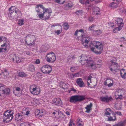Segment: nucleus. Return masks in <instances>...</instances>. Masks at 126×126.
<instances>
[{
    "mask_svg": "<svg viewBox=\"0 0 126 126\" xmlns=\"http://www.w3.org/2000/svg\"><path fill=\"white\" fill-rule=\"evenodd\" d=\"M79 57L81 59L80 62L81 64H85L86 66L92 69L96 68L95 63L93 60H91V58L89 56L82 55Z\"/></svg>",
    "mask_w": 126,
    "mask_h": 126,
    "instance_id": "1",
    "label": "nucleus"
},
{
    "mask_svg": "<svg viewBox=\"0 0 126 126\" xmlns=\"http://www.w3.org/2000/svg\"><path fill=\"white\" fill-rule=\"evenodd\" d=\"M103 45L99 42H95L92 43L90 46L91 50L96 53L101 54L103 49Z\"/></svg>",
    "mask_w": 126,
    "mask_h": 126,
    "instance_id": "2",
    "label": "nucleus"
},
{
    "mask_svg": "<svg viewBox=\"0 0 126 126\" xmlns=\"http://www.w3.org/2000/svg\"><path fill=\"white\" fill-rule=\"evenodd\" d=\"M14 113L13 110H8L5 111L2 117L3 122L6 123L10 122L13 118Z\"/></svg>",
    "mask_w": 126,
    "mask_h": 126,
    "instance_id": "3",
    "label": "nucleus"
},
{
    "mask_svg": "<svg viewBox=\"0 0 126 126\" xmlns=\"http://www.w3.org/2000/svg\"><path fill=\"white\" fill-rule=\"evenodd\" d=\"M85 95H75L70 97L69 102L71 103H75L78 101H81L86 99Z\"/></svg>",
    "mask_w": 126,
    "mask_h": 126,
    "instance_id": "4",
    "label": "nucleus"
},
{
    "mask_svg": "<svg viewBox=\"0 0 126 126\" xmlns=\"http://www.w3.org/2000/svg\"><path fill=\"white\" fill-rule=\"evenodd\" d=\"M35 37L33 35H28L25 37V42L28 45L32 46L35 44Z\"/></svg>",
    "mask_w": 126,
    "mask_h": 126,
    "instance_id": "5",
    "label": "nucleus"
},
{
    "mask_svg": "<svg viewBox=\"0 0 126 126\" xmlns=\"http://www.w3.org/2000/svg\"><path fill=\"white\" fill-rule=\"evenodd\" d=\"M125 91V90L123 88L117 89L115 94L116 99H122L123 95L124 94Z\"/></svg>",
    "mask_w": 126,
    "mask_h": 126,
    "instance_id": "6",
    "label": "nucleus"
},
{
    "mask_svg": "<svg viewBox=\"0 0 126 126\" xmlns=\"http://www.w3.org/2000/svg\"><path fill=\"white\" fill-rule=\"evenodd\" d=\"M21 14L20 11L19 9H17L15 12H12L11 13H8V15L9 17H11L12 18H14L20 17Z\"/></svg>",
    "mask_w": 126,
    "mask_h": 126,
    "instance_id": "7",
    "label": "nucleus"
},
{
    "mask_svg": "<svg viewBox=\"0 0 126 126\" xmlns=\"http://www.w3.org/2000/svg\"><path fill=\"white\" fill-rule=\"evenodd\" d=\"M41 70L43 73L45 74H49L52 71L51 66L48 65L43 66L42 67Z\"/></svg>",
    "mask_w": 126,
    "mask_h": 126,
    "instance_id": "8",
    "label": "nucleus"
},
{
    "mask_svg": "<svg viewBox=\"0 0 126 126\" xmlns=\"http://www.w3.org/2000/svg\"><path fill=\"white\" fill-rule=\"evenodd\" d=\"M43 11H44L45 19H48L50 18L52 13V10L50 9H46L45 10H43Z\"/></svg>",
    "mask_w": 126,
    "mask_h": 126,
    "instance_id": "9",
    "label": "nucleus"
},
{
    "mask_svg": "<svg viewBox=\"0 0 126 126\" xmlns=\"http://www.w3.org/2000/svg\"><path fill=\"white\" fill-rule=\"evenodd\" d=\"M46 58H47L46 60L47 62L50 63H53L56 59L55 54H54L53 55L51 54H47Z\"/></svg>",
    "mask_w": 126,
    "mask_h": 126,
    "instance_id": "10",
    "label": "nucleus"
},
{
    "mask_svg": "<svg viewBox=\"0 0 126 126\" xmlns=\"http://www.w3.org/2000/svg\"><path fill=\"white\" fill-rule=\"evenodd\" d=\"M23 116L20 113L16 114L15 117V120L18 122H22L23 120Z\"/></svg>",
    "mask_w": 126,
    "mask_h": 126,
    "instance_id": "11",
    "label": "nucleus"
},
{
    "mask_svg": "<svg viewBox=\"0 0 126 126\" xmlns=\"http://www.w3.org/2000/svg\"><path fill=\"white\" fill-rule=\"evenodd\" d=\"M115 22L116 24L118 26L123 27L124 25L123 20L121 18H118L115 20Z\"/></svg>",
    "mask_w": 126,
    "mask_h": 126,
    "instance_id": "12",
    "label": "nucleus"
},
{
    "mask_svg": "<svg viewBox=\"0 0 126 126\" xmlns=\"http://www.w3.org/2000/svg\"><path fill=\"white\" fill-rule=\"evenodd\" d=\"M30 92L33 94L37 95L39 93L40 90L39 88L37 87L30 90Z\"/></svg>",
    "mask_w": 126,
    "mask_h": 126,
    "instance_id": "13",
    "label": "nucleus"
},
{
    "mask_svg": "<svg viewBox=\"0 0 126 126\" xmlns=\"http://www.w3.org/2000/svg\"><path fill=\"white\" fill-rule=\"evenodd\" d=\"M7 41H6V43H4L1 46V48H6L5 50H4V52L6 51L8 49H9L10 47V43H8Z\"/></svg>",
    "mask_w": 126,
    "mask_h": 126,
    "instance_id": "14",
    "label": "nucleus"
},
{
    "mask_svg": "<svg viewBox=\"0 0 126 126\" xmlns=\"http://www.w3.org/2000/svg\"><path fill=\"white\" fill-rule=\"evenodd\" d=\"M22 87H14L13 89V93L16 95H17V93H18L20 92L22 89Z\"/></svg>",
    "mask_w": 126,
    "mask_h": 126,
    "instance_id": "15",
    "label": "nucleus"
},
{
    "mask_svg": "<svg viewBox=\"0 0 126 126\" xmlns=\"http://www.w3.org/2000/svg\"><path fill=\"white\" fill-rule=\"evenodd\" d=\"M76 82L77 84L80 87H82L84 86V83L81 78H79L77 79Z\"/></svg>",
    "mask_w": 126,
    "mask_h": 126,
    "instance_id": "16",
    "label": "nucleus"
},
{
    "mask_svg": "<svg viewBox=\"0 0 126 126\" xmlns=\"http://www.w3.org/2000/svg\"><path fill=\"white\" fill-rule=\"evenodd\" d=\"M111 65L114 70V71H115L116 70L119 69V67L118 63L111 61Z\"/></svg>",
    "mask_w": 126,
    "mask_h": 126,
    "instance_id": "17",
    "label": "nucleus"
},
{
    "mask_svg": "<svg viewBox=\"0 0 126 126\" xmlns=\"http://www.w3.org/2000/svg\"><path fill=\"white\" fill-rule=\"evenodd\" d=\"M100 99L102 102H109L111 99H112V98L111 97L101 96L100 97Z\"/></svg>",
    "mask_w": 126,
    "mask_h": 126,
    "instance_id": "18",
    "label": "nucleus"
},
{
    "mask_svg": "<svg viewBox=\"0 0 126 126\" xmlns=\"http://www.w3.org/2000/svg\"><path fill=\"white\" fill-rule=\"evenodd\" d=\"M105 115L106 116L110 115V113L112 114H113L114 113V112L112 111V110L110 108L106 109L105 110Z\"/></svg>",
    "mask_w": 126,
    "mask_h": 126,
    "instance_id": "19",
    "label": "nucleus"
},
{
    "mask_svg": "<svg viewBox=\"0 0 126 126\" xmlns=\"http://www.w3.org/2000/svg\"><path fill=\"white\" fill-rule=\"evenodd\" d=\"M5 87L4 85L2 84H0V96H1V94H3L4 92V90Z\"/></svg>",
    "mask_w": 126,
    "mask_h": 126,
    "instance_id": "20",
    "label": "nucleus"
},
{
    "mask_svg": "<svg viewBox=\"0 0 126 126\" xmlns=\"http://www.w3.org/2000/svg\"><path fill=\"white\" fill-rule=\"evenodd\" d=\"M92 103H90L89 105H87L86 107L85 108L86 110L85 112L87 113H89L91 110V109L92 106Z\"/></svg>",
    "mask_w": 126,
    "mask_h": 126,
    "instance_id": "21",
    "label": "nucleus"
},
{
    "mask_svg": "<svg viewBox=\"0 0 126 126\" xmlns=\"http://www.w3.org/2000/svg\"><path fill=\"white\" fill-rule=\"evenodd\" d=\"M17 9H18L15 6H12L9 9V13H11L12 12H15Z\"/></svg>",
    "mask_w": 126,
    "mask_h": 126,
    "instance_id": "22",
    "label": "nucleus"
},
{
    "mask_svg": "<svg viewBox=\"0 0 126 126\" xmlns=\"http://www.w3.org/2000/svg\"><path fill=\"white\" fill-rule=\"evenodd\" d=\"M93 10L96 15H99L100 13V10L99 8L97 7H95L94 8Z\"/></svg>",
    "mask_w": 126,
    "mask_h": 126,
    "instance_id": "23",
    "label": "nucleus"
},
{
    "mask_svg": "<svg viewBox=\"0 0 126 126\" xmlns=\"http://www.w3.org/2000/svg\"><path fill=\"white\" fill-rule=\"evenodd\" d=\"M48 48L46 46L42 45L40 48L41 51L42 52H46L48 50Z\"/></svg>",
    "mask_w": 126,
    "mask_h": 126,
    "instance_id": "24",
    "label": "nucleus"
},
{
    "mask_svg": "<svg viewBox=\"0 0 126 126\" xmlns=\"http://www.w3.org/2000/svg\"><path fill=\"white\" fill-rule=\"evenodd\" d=\"M56 105H57L61 106L63 105L62 102L60 98H57Z\"/></svg>",
    "mask_w": 126,
    "mask_h": 126,
    "instance_id": "25",
    "label": "nucleus"
},
{
    "mask_svg": "<svg viewBox=\"0 0 126 126\" xmlns=\"http://www.w3.org/2000/svg\"><path fill=\"white\" fill-rule=\"evenodd\" d=\"M73 4L72 3H68L65 5V9L68 10L73 6Z\"/></svg>",
    "mask_w": 126,
    "mask_h": 126,
    "instance_id": "26",
    "label": "nucleus"
},
{
    "mask_svg": "<svg viewBox=\"0 0 126 126\" xmlns=\"http://www.w3.org/2000/svg\"><path fill=\"white\" fill-rule=\"evenodd\" d=\"M113 114V118L112 117L110 116L108 117V120L109 121H115L116 119V118L115 116V113L112 114Z\"/></svg>",
    "mask_w": 126,
    "mask_h": 126,
    "instance_id": "27",
    "label": "nucleus"
},
{
    "mask_svg": "<svg viewBox=\"0 0 126 126\" xmlns=\"http://www.w3.org/2000/svg\"><path fill=\"white\" fill-rule=\"evenodd\" d=\"M109 6L113 8H116L118 6L117 4L114 2H112L110 3L109 4Z\"/></svg>",
    "mask_w": 126,
    "mask_h": 126,
    "instance_id": "28",
    "label": "nucleus"
},
{
    "mask_svg": "<svg viewBox=\"0 0 126 126\" xmlns=\"http://www.w3.org/2000/svg\"><path fill=\"white\" fill-rule=\"evenodd\" d=\"M78 126H83L84 123L81 121V120L79 119H78V121L77 123Z\"/></svg>",
    "mask_w": 126,
    "mask_h": 126,
    "instance_id": "29",
    "label": "nucleus"
},
{
    "mask_svg": "<svg viewBox=\"0 0 126 126\" xmlns=\"http://www.w3.org/2000/svg\"><path fill=\"white\" fill-rule=\"evenodd\" d=\"M122 27L118 26L113 29V32L114 33H116L118 31H120L122 28Z\"/></svg>",
    "mask_w": 126,
    "mask_h": 126,
    "instance_id": "30",
    "label": "nucleus"
},
{
    "mask_svg": "<svg viewBox=\"0 0 126 126\" xmlns=\"http://www.w3.org/2000/svg\"><path fill=\"white\" fill-rule=\"evenodd\" d=\"M37 15L41 19H43V18H44V11H43V14L40 12L39 13H37Z\"/></svg>",
    "mask_w": 126,
    "mask_h": 126,
    "instance_id": "31",
    "label": "nucleus"
},
{
    "mask_svg": "<svg viewBox=\"0 0 126 126\" xmlns=\"http://www.w3.org/2000/svg\"><path fill=\"white\" fill-rule=\"evenodd\" d=\"M78 75H79L78 74H73L71 73H68V77L70 79L73 78L74 77H76Z\"/></svg>",
    "mask_w": 126,
    "mask_h": 126,
    "instance_id": "32",
    "label": "nucleus"
},
{
    "mask_svg": "<svg viewBox=\"0 0 126 126\" xmlns=\"http://www.w3.org/2000/svg\"><path fill=\"white\" fill-rule=\"evenodd\" d=\"M29 70L32 72H33L35 70V68L34 65L32 64L29 65Z\"/></svg>",
    "mask_w": 126,
    "mask_h": 126,
    "instance_id": "33",
    "label": "nucleus"
},
{
    "mask_svg": "<svg viewBox=\"0 0 126 126\" xmlns=\"http://www.w3.org/2000/svg\"><path fill=\"white\" fill-rule=\"evenodd\" d=\"M63 27L64 29L65 30L68 29L69 27V25L68 24V23L65 22L63 24Z\"/></svg>",
    "mask_w": 126,
    "mask_h": 126,
    "instance_id": "34",
    "label": "nucleus"
},
{
    "mask_svg": "<svg viewBox=\"0 0 126 126\" xmlns=\"http://www.w3.org/2000/svg\"><path fill=\"white\" fill-rule=\"evenodd\" d=\"M37 111L38 113L37 114V115L41 116L44 115V113L45 112L44 110H38Z\"/></svg>",
    "mask_w": 126,
    "mask_h": 126,
    "instance_id": "35",
    "label": "nucleus"
},
{
    "mask_svg": "<svg viewBox=\"0 0 126 126\" xmlns=\"http://www.w3.org/2000/svg\"><path fill=\"white\" fill-rule=\"evenodd\" d=\"M24 60V59L23 58H20L18 56L15 59L16 62L17 63H19L23 61Z\"/></svg>",
    "mask_w": 126,
    "mask_h": 126,
    "instance_id": "36",
    "label": "nucleus"
},
{
    "mask_svg": "<svg viewBox=\"0 0 126 126\" xmlns=\"http://www.w3.org/2000/svg\"><path fill=\"white\" fill-rule=\"evenodd\" d=\"M19 76L21 77H25L27 76V75L23 72H19L18 74Z\"/></svg>",
    "mask_w": 126,
    "mask_h": 126,
    "instance_id": "37",
    "label": "nucleus"
},
{
    "mask_svg": "<svg viewBox=\"0 0 126 126\" xmlns=\"http://www.w3.org/2000/svg\"><path fill=\"white\" fill-rule=\"evenodd\" d=\"M17 56L15 53H13L10 55V57L13 62H14Z\"/></svg>",
    "mask_w": 126,
    "mask_h": 126,
    "instance_id": "38",
    "label": "nucleus"
},
{
    "mask_svg": "<svg viewBox=\"0 0 126 126\" xmlns=\"http://www.w3.org/2000/svg\"><path fill=\"white\" fill-rule=\"evenodd\" d=\"M17 56L15 53H13L10 55V57L13 62H14Z\"/></svg>",
    "mask_w": 126,
    "mask_h": 126,
    "instance_id": "39",
    "label": "nucleus"
},
{
    "mask_svg": "<svg viewBox=\"0 0 126 126\" xmlns=\"http://www.w3.org/2000/svg\"><path fill=\"white\" fill-rule=\"evenodd\" d=\"M85 38L84 42L87 44L88 42L90 41L91 38V37L89 36L85 37Z\"/></svg>",
    "mask_w": 126,
    "mask_h": 126,
    "instance_id": "40",
    "label": "nucleus"
},
{
    "mask_svg": "<svg viewBox=\"0 0 126 126\" xmlns=\"http://www.w3.org/2000/svg\"><path fill=\"white\" fill-rule=\"evenodd\" d=\"M2 74L4 76H7L8 75L9 73L7 70L6 69H4V71L2 72Z\"/></svg>",
    "mask_w": 126,
    "mask_h": 126,
    "instance_id": "41",
    "label": "nucleus"
},
{
    "mask_svg": "<svg viewBox=\"0 0 126 126\" xmlns=\"http://www.w3.org/2000/svg\"><path fill=\"white\" fill-rule=\"evenodd\" d=\"M91 75H90L89 76L88 78V81L87 82V83L88 86H89L90 84L89 83H91V79L92 78H93V77L91 76Z\"/></svg>",
    "mask_w": 126,
    "mask_h": 126,
    "instance_id": "42",
    "label": "nucleus"
},
{
    "mask_svg": "<svg viewBox=\"0 0 126 126\" xmlns=\"http://www.w3.org/2000/svg\"><path fill=\"white\" fill-rule=\"evenodd\" d=\"M23 22L24 20L23 19H19L18 21V24L20 26H21L22 25H23Z\"/></svg>",
    "mask_w": 126,
    "mask_h": 126,
    "instance_id": "43",
    "label": "nucleus"
},
{
    "mask_svg": "<svg viewBox=\"0 0 126 126\" xmlns=\"http://www.w3.org/2000/svg\"><path fill=\"white\" fill-rule=\"evenodd\" d=\"M7 41V42L8 43H10L9 42L8 40V39H7L6 38L2 36L1 37H0V42H1L2 41H5V43H6V41Z\"/></svg>",
    "mask_w": 126,
    "mask_h": 126,
    "instance_id": "44",
    "label": "nucleus"
},
{
    "mask_svg": "<svg viewBox=\"0 0 126 126\" xmlns=\"http://www.w3.org/2000/svg\"><path fill=\"white\" fill-rule=\"evenodd\" d=\"M57 3L59 4H63L65 1V0H55Z\"/></svg>",
    "mask_w": 126,
    "mask_h": 126,
    "instance_id": "45",
    "label": "nucleus"
},
{
    "mask_svg": "<svg viewBox=\"0 0 126 126\" xmlns=\"http://www.w3.org/2000/svg\"><path fill=\"white\" fill-rule=\"evenodd\" d=\"M10 92V90L9 88H6L4 90V93L3 94H9Z\"/></svg>",
    "mask_w": 126,
    "mask_h": 126,
    "instance_id": "46",
    "label": "nucleus"
},
{
    "mask_svg": "<svg viewBox=\"0 0 126 126\" xmlns=\"http://www.w3.org/2000/svg\"><path fill=\"white\" fill-rule=\"evenodd\" d=\"M59 118L61 120H62L63 118L65 116L64 114L62 113H59Z\"/></svg>",
    "mask_w": 126,
    "mask_h": 126,
    "instance_id": "47",
    "label": "nucleus"
},
{
    "mask_svg": "<svg viewBox=\"0 0 126 126\" xmlns=\"http://www.w3.org/2000/svg\"><path fill=\"white\" fill-rule=\"evenodd\" d=\"M21 126H30V124L28 122L22 123L20 124Z\"/></svg>",
    "mask_w": 126,
    "mask_h": 126,
    "instance_id": "48",
    "label": "nucleus"
},
{
    "mask_svg": "<svg viewBox=\"0 0 126 126\" xmlns=\"http://www.w3.org/2000/svg\"><path fill=\"white\" fill-rule=\"evenodd\" d=\"M95 26V25L94 24H92L91 26L89 27L88 30L89 31H95L94 30V28Z\"/></svg>",
    "mask_w": 126,
    "mask_h": 126,
    "instance_id": "49",
    "label": "nucleus"
},
{
    "mask_svg": "<svg viewBox=\"0 0 126 126\" xmlns=\"http://www.w3.org/2000/svg\"><path fill=\"white\" fill-rule=\"evenodd\" d=\"M120 74L122 78L124 79H126V72L124 73L123 74V73L121 72Z\"/></svg>",
    "mask_w": 126,
    "mask_h": 126,
    "instance_id": "50",
    "label": "nucleus"
},
{
    "mask_svg": "<svg viewBox=\"0 0 126 126\" xmlns=\"http://www.w3.org/2000/svg\"><path fill=\"white\" fill-rule=\"evenodd\" d=\"M75 13L77 15H81L82 13V10H77Z\"/></svg>",
    "mask_w": 126,
    "mask_h": 126,
    "instance_id": "51",
    "label": "nucleus"
},
{
    "mask_svg": "<svg viewBox=\"0 0 126 126\" xmlns=\"http://www.w3.org/2000/svg\"><path fill=\"white\" fill-rule=\"evenodd\" d=\"M94 20V18L91 16L89 17L88 18V20L91 22H92Z\"/></svg>",
    "mask_w": 126,
    "mask_h": 126,
    "instance_id": "52",
    "label": "nucleus"
},
{
    "mask_svg": "<svg viewBox=\"0 0 126 126\" xmlns=\"http://www.w3.org/2000/svg\"><path fill=\"white\" fill-rule=\"evenodd\" d=\"M36 7L37 8H38V7H40V8H42V9L43 10H45V9L44 7L42 5L40 4L37 5H36Z\"/></svg>",
    "mask_w": 126,
    "mask_h": 126,
    "instance_id": "53",
    "label": "nucleus"
},
{
    "mask_svg": "<svg viewBox=\"0 0 126 126\" xmlns=\"http://www.w3.org/2000/svg\"><path fill=\"white\" fill-rule=\"evenodd\" d=\"M97 35H99L102 32V31L100 30H99L94 31Z\"/></svg>",
    "mask_w": 126,
    "mask_h": 126,
    "instance_id": "54",
    "label": "nucleus"
},
{
    "mask_svg": "<svg viewBox=\"0 0 126 126\" xmlns=\"http://www.w3.org/2000/svg\"><path fill=\"white\" fill-rule=\"evenodd\" d=\"M106 81H107L108 84L110 83V82H113V80L111 79H107L106 80Z\"/></svg>",
    "mask_w": 126,
    "mask_h": 126,
    "instance_id": "55",
    "label": "nucleus"
},
{
    "mask_svg": "<svg viewBox=\"0 0 126 126\" xmlns=\"http://www.w3.org/2000/svg\"><path fill=\"white\" fill-rule=\"evenodd\" d=\"M69 126H74L75 124L73 123L71 120H70L69 122Z\"/></svg>",
    "mask_w": 126,
    "mask_h": 126,
    "instance_id": "56",
    "label": "nucleus"
},
{
    "mask_svg": "<svg viewBox=\"0 0 126 126\" xmlns=\"http://www.w3.org/2000/svg\"><path fill=\"white\" fill-rule=\"evenodd\" d=\"M117 124L118 126H125L123 123L122 121L118 123Z\"/></svg>",
    "mask_w": 126,
    "mask_h": 126,
    "instance_id": "57",
    "label": "nucleus"
},
{
    "mask_svg": "<svg viewBox=\"0 0 126 126\" xmlns=\"http://www.w3.org/2000/svg\"><path fill=\"white\" fill-rule=\"evenodd\" d=\"M68 59H69L71 60L74 59L75 58L74 56L72 55H71L69 56L68 57Z\"/></svg>",
    "mask_w": 126,
    "mask_h": 126,
    "instance_id": "58",
    "label": "nucleus"
},
{
    "mask_svg": "<svg viewBox=\"0 0 126 126\" xmlns=\"http://www.w3.org/2000/svg\"><path fill=\"white\" fill-rule=\"evenodd\" d=\"M102 61L101 60H99L97 61L96 64L97 65H100L101 64Z\"/></svg>",
    "mask_w": 126,
    "mask_h": 126,
    "instance_id": "59",
    "label": "nucleus"
},
{
    "mask_svg": "<svg viewBox=\"0 0 126 126\" xmlns=\"http://www.w3.org/2000/svg\"><path fill=\"white\" fill-rule=\"evenodd\" d=\"M82 43L83 46L86 47H88V46L87 44L86 43L82 41Z\"/></svg>",
    "mask_w": 126,
    "mask_h": 126,
    "instance_id": "60",
    "label": "nucleus"
},
{
    "mask_svg": "<svg viewBox=\"0 0 126 126\" xmlns=\"http://www.w3.org/2000/svg\"><path fill=\"white\" fill-rule=\"evenodd\" d=\"M113 84V82H110V83L108 84V87H110L112 86Z\"/></svg>",
    "mask_w": 126,
    "mask_h": 126,
    "instance_id": "61",
    "label": "nucleus"
},
{
    "mask_svg": "<svg viewBox=\"0 0 126 126\" xmlns=\"http://www.w3.org/2000/svg\"><path fill=\"white\" fill-rule=\"evenodd\" d=\"M119 40L120 41H122L125 40V38L124 37H122L119 38Z\"/></svg>",
    "mask_w": 126,
    "mask_h": 126,
    "instance_id": "62",
    "label": "nucleus"
},
{
    "mask_svg": "<svg viewBox=\"0 0 126 126\" xmlns=\"http://www.w3.org/2000/svg\"><path fill=\"white\" fill-rule=\"evenodd\" d=\"M35 62V63L37 64H39L40 63V61L39 59H37Z\"/></svg>",
    "mask_w": 126,
    "mask_h": 126,
    "instance_id": "63",
    "label": "nucleus"
},
{
    "mask_svg": "<svg viewBox=\"0 0 126 126\" xmlns=\"http://www.w3.org/2000/svg\"><path fill=\"white\" fill-rule=\"evenodd\" d=\"M57 98H55L52 100V102L54 103H55L56 104V102L57 100Z\"/></svg>",
    "mask_w": 126,
    "mask_h": 126,
    "instance_id": "64",
    "label": "nucleus"
}]
</instances>
